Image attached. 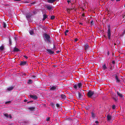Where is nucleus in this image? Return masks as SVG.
Masks as SVG:
<instances>
[{
  "label": "nucleus",
  "instance_id": "obj_20",
  "mask_svg": "<svg viewBox=\"0 0 125 125\" xmlns=\"http://www.w3.org/2000/svg\"><path fill=\"white\" fill-rule=\"evenodd\" d=\"M93 119L95 118V115L93 112L91 113Z\"/></svg>",
  "mask_w": 125,
  "mask_h": 125
},
{
  "label": "nucleus",
  "instance_id": "obj_19",
  "mask_svg": "<svg viewBox=\"0 0 125 125\" xmlns=\"http://www.w3.org/2000/svg\"><path fill=\"white\" fill-rule=\"evenodd\" d=\"M31 15L30 14L28 13V14H27L26 16V18L27 19H28L31 17Z\"/></svg>",
  "mask_w": 125,
  "mask_h": 125
},
{
  "label": "nucleus",
  "instance_id": "obj_4",
  "mask_svg": "<svg viewBox=\"0 0 125 125\" xmlns=\"http://www.w3.org/2000/svg\"><path fill=\"white\" fill-rule=\"evenodd\" d=\"M45 8L48 10L52 9V6L49 5H46L45 6Z\"/></svg>",
  "mask_w": 125,
  "mask_h": 125
},
{
  "label": "nucleus",
  "instance_id": "obj_23",
  "mask_svg": "<svg viewBox=\"0 0 125 125\" xmlns=\"http://www.w3.org/2000/svg\"><path fill=\"white\" fill-rule=\"evenodd\" d=\"M62 98L63 99H65L66 98V96L62 94L61 95Z\"/></svg>",
  "mask_w": 125,
  "mask_h": 125
},
{
  "label": "nucleus",
  "instance_id": "obj_17",
  "mask_svg": "<svg viewBox=\"0 0 125 125\" xmlns=\"http://www.w3.org/2000/svg\"><path fill=\"white\" fill-rule=\"evenodd\" d=\"M56 0H47V1L49 3H52Z\"/></svg>",
  "mask_w": 125,
  "mask_h": 125
},
{
  "label": "nucleus",
  "instance_id": "obj_11",
  "mask_svg": "<svg viewBox=\"0 0 125 125\" xmlns=\"http://www.w3.org/2000/svg\"><path fill=\"white\" fill-rule=\"evenodd\" d=\"M4 49V46L3 45H2L0 47V51L1 52H2L3 50Z\"/></svg>",
  "mask_w": 125,
  "mask_h": 125
},
{
  "label": "nucleus",
  "instance_id": "obj_8",
  "mask_svg": "<svg viewBox=\"0 0 125 125\" xmlns=\"http://www.w3.org/2000/svg\"><path fill=\"white\" fill-rule=\"evenodd\" d=\"M107 120L110 121L111 120V116L109 115H107Z\"/></svg>",
  "mask_w": 125,
  "mask_h": 125
},
{
  "label": "nucleus",
  "instance_id": "obj_14",
  "mask_svg": "<svg viewBox=\"0 0 125 125\" xmlns=\"http://www.w3.org/2000/svg\"><path fill=\"white\" fill-rule=\"evenodd\" d=\"M115 78L116 81V82L117 83H119L120 81V80L117 77V76H115Z\"/></svg>",
  "mask_w": 125,
  "mask_h": 125
},
{
  "label": "nucleus",
  "instance_id": "obj_40",
  "mask_svg": "<svg viewBox=\"0 0 125 125\" xmlns=\"http://www.w3.org/2000/svg\"><path fill=\"white\" fill-rule=\"evenodd\" d=\"M24 102H27V100H26V99H25L24 100Z\"/></svg>",
  "mask_w": 125,
  "mask_h": 125
},
{
  "label": "nucleus",
  "instance_id": "obj_35",
  "mask_svg": "<svg viewBox=\"0 0 125 125\" xmlns=\"http://www.w3.org/2000/svg\"><path fill=\"white\" fill-rule=\"evenodd\" d=\"M68 31H69L68 30H66L65 31V32L66 33H68Z\"/></svg>",
  "mask_w": 125,
  "mask_h": 125
},
{
  "label": "nucleus",
  "instance_id": "obj_13",
  "mask_svg": "<svg viewBox=\"0 0 125 125\" xmlns=\"http://www.w3.org/2000/svg\"><path fill=\"white\" fill-rule=\"evenodd\" d=\"M117 95L119 96L120 97H123V95L122 94H121L118 91L117 92Z\"/></svg>",
  "mask_w": 125,
  "mask_h": 125
},
{
  "label": "nucleus",
  "instance_id": "obj_37",
  "mask_svg": "<svg viewBox=\"0 0 125 125\" xmlns=\"http://www.w3.org/2000/svg\"><path fill=\"white\" fill-rule=\"evenodd\" d=\"M78 40V39L77 38L75 39L74 40L75 42H76Z\"/></svg>",
  "mask_w": 125,
  "mask_h": 125
},
{
  "label": "nucleus",
  "instance_id": "obj_21",
  "mask_svg": "<svg viewBox=\"0 0 125 125\" xmlns=\"http://www.w3.org/2000/svg\"><path fill=\"white\" fill-rule=\"evenodd\" d=\"M103 69L104 70H105L107 68L105 64H104L103 66Z\"/></svg>",
  "mask_w": 125,
  "mask_h": 125
},
{
  "label": "nucleus",
  "instance_id": "obj_16",
  "mask_svg": "<svg viewBox=\"0 0 125 125\" xmlns=\"http://www.w3.org/2000/svg\"><path fill=\"white\" fill-rule=\"evenodd\" d=\"M83 95H82L80 92L78 93V98H80L82 97Z\"/></svg>",
  "mask_w": 125,
  "mask_h": 125
},
{
  "label": "nucleus",
  "instance_id": "obj_48",
  "mask_svg": "<svg viewBox=\"0 0 125 125\" xmlns=\"http://www.w3.org/2000/svg\"><path fill=\"white\" fill-rule=\"evenodd\" d=\"M112 63H113L114 64V62H113Z\"/></svg>",
  "mask_w": 125,
  "mask_h": 125
},
{
  "label": "nucleus",
  "instance_id": "obj_51",
  "mask_svg": "<svg viewBox=\"0 0 125 125\" xmlns=\"http://www.w3.org/2000/svg\"><path fill=\"white\" fill-rule=\"evenodd\" d=\"M29 102H27V103H28Z\"/></svg>",
  "mask_w": 125,
  "mask_h": 125
},
{
  "label": "nucleus",
  "instance_id": "obj_34",
  "mask_svg": "<svg viewBox=\"0 0 125 125\" xmlns=\"http://www.w3.org/2000/svg\"><path fill=\"white\" fill-rule=\"evenodd\" d=\"M112 108L113 109H115V105H113L112 106Z\"/></svg>",
  "mask_w": 125,
  "mask_h": 125
},
{
  "label": "nucleus",
  "instance_id": "obj_47",
  "mask_svg": "<svg viewBox=\"0 0 125 125\" xmlns=\"http://www.w3.org/2000/svg\"><path fill=\"white\" fill-rule=\"evenodd\" d=\"M87 49V47H85V49Z\"/></svg>",
  "mask_w": 125,
  "mask_h": 125
},
{
  "label": "nucleus",
  "instance_id": "obj_3",
  "mask_svg": "<svg viewBox=\"0 0 125 125\" xmlns=\"http://www.w3.org/2000/svg\"><path fill=\"white\" fill-rule=\"evenodd\" d=\"M94 94V92L91 91H89L87 93V95L88 97H91Z\"/></svg>",
  "mask_w": 125,
  "mask_h": 125
},
{
  "label": "nucleus",
  "instance_id": "obj_46",
  "mask_svg": "<svg viewBox=\"0 0 125 125\" xmlns=\"http://www.w3.org/2000/svg\"><path fill=\"white\" fill-rule=\"evenodd\" d=\"M82 16H84V14H83L82 15Z\"/></svg>",
  "mask_w": 125,
  "mask_h": 125
},
{
  "label": "nucleus",
  "instance_id": "obj_6",
  "mask_svg": "<svg viewBox=\"0 0 125 125\" xmlns=\"http://www.w3.org/2000/svg\"><path fill=\"white\" fill-rule=\"evenodd\" d=\"M29 96L30 98H32L34 100H36L38 98L37 96L36 95H30Z\"/></svg>",
  "mask_w": 125,
  "mask_h": 125
},
{
  "label": "nucleus",
  "instance_id": "obj_45",
  "mask_svg": "<svg viewBox=\"0 0 125 125\" xmlns=\"http://www.w3.org/2000/svg\"><path fill=\"white\" fill-rule=\"evenodd\" d=\"M14 1H20V0H14Z\"/></svg>",
  "mask_w": 125,
  "mask_h": 125
},
{
  "label": "nucleus",
  "instance_id": "obj_9",
  "mask_svg": "<svg viewBox=\"0 0 125 125\" xmlns=\"http://www.w3.org/2000/svg\"><path fill=\"white\" fill-rule=\"evenodd\" d=\"M48 52L50 54H53L54 52L53 51H52L51 50L49 49H48L47 50Z\"/></svg>",
  "mask_w": 125,
  "mask_h": 125
},
{
  "label": "nucleus",
  "instance_id": "obj_31",
  "mask_svg": "<svg viewBox=\"0 0 125 125\" xmlns=\"http://www.w3.org/2000/svg\"><path fill=\"white\" fill-rule=\"evenodd\" d=\"M9 41L10 44H11V40L10 39H9Z\"/></svg>",
  "mask_w": 125,
  "mask_h": 125
},
{
  "label": "nucleus",
  "instance_id": "obj_33",
  "mask_svg": "<svg viewBox=\"0 0 125 125\" xmlns=\"http://www.w3.org/2000/svg\"><path fill=\"white\" fill-rule=\"evenodd\" d=\"M56 106H57V107H59L60 106L59 104H56Z\"/></svg>",
  "mask_w": 125,
  "mask_h": 125
},
{
  "label": "nucleus",
  "instance_id": "obj_38",
  "mask_svg": "<svg viewBox=\"0 0 125 125\" xmlns=\"http://www.w3.org/2000/svg\"><path fill=\"white\" fill-rule=\"evenodd\" d=\"M107 54L108 55H109L110 54V53L109 51H108L107 52Z\"/></svg>",
  "mask_w": 125,
  "mask_h": 125
},
{
  "label": "nucleus",
  "instance_id": "obj_43",
  "mask_svg": "<svg viewBox=\"0 0 125 125\" xmlns=\"http://www.w3.org/2000/svg\"><path fill=\"white\" fill-rule=\"evenodd\" d=\"M120 0H116V1H118Z\"/></svg>",
  "mask_w": 125,
  "mask_h": 125
},
{
  "label": "nucleus",
  "instance_id": "obj_28",
  "mask_svg": "<svg viewBox=\"0 0 125 125\" xmlns=\"http://www.w3.org/2000/svg\"><path fill=\"white\" fill-rule=\"evenodd\" d=\"M50 105L53 107L54 106V104L53 103H51Z\"/></svg>",
  "mask_w": 125,
  "mask_h": 125
},
{
  "label": "nucleus",
  "instance_id": "obj_18",
  "mask_svg": "<svg viewBox=\"0 0 125 125\" xmlns=\"http://www.w3.org/2000/svg\"><path fill=\"white\" fill-rule=\"evenodd\" d=\"M47 17V16L45 14H44L43 15V18L42 20L44 21L46 19Z\"/></svg>",
  "mask_w": 125,
  "mask_h": 125
},
{
  "label": "nucleus",
  "instance_id": "obj_42",
  "mask_svg": "<svg viewBox=\"0 0 125 125\" xmlns=\"http://www.w3.org/2000/svg\"><path fill=\"white\" fill-rule=\"evenodd\" d=\"M65 35H67V34H66V33H65Z\"/></svg>",
  "mask_w": 125,
  "mask_h": 125
},
{
  "label": "nucleus",
  "instance_id": "obj_32",
  "mask_svg": "<svg viewBox=\"0 0 125 125\" xmlns=\"http://www.w3.org/2000/svg\"><path fill=\"white\" fill-rule=\"evenodd\" d=\"M95 123L96 124H97L98 125V122L97 121H96L95 122Z\"/></svg>",
  "mask_w": 125,
  "mask_h": 125
},
{
  "label": "nucleus",
  "instance_id": "obj_26",
  "mask_svg": "<svg viewBox=\"0 0 125 125\" xmlns=\"http://www.w3.org/2000/svg\"><path fill=\"white\" fill-rule=\"evenodd\" d=\"M3 27L4 28H5L6 26V24L5 22L3 23Z\"/></svg>",
  "mask_w": 125,
  "mask_h": 125
},
{
  "label": "nucleus",
  "instance_id": "obj_2",
  "mask_svg": "<svg viewBox=\"0 0 125 125\" xmlns=\"http://www.w3.org/2000/svg\"><path fill=\"white\" fill-rule=\"evenodd\" d=\"M50 36L49 35L46 33L44 34V38L45 42H50Z\"/></svg>",
  "mask_w": 125,
  "mask_h": 125
},
{
  "label": "nucleus",
  "instance_id": "obj_30",
  "mask_svg": "<svg viewBox=\"0 0 125 125\" xmlns=\"http://www.w3.org/2000/svg\"><path fill=\"white\" fill-rule=\"evenodd\" d=\"M55 18V16H52L51 17V19L52 20L53 19H54Z\"/></svg>",
  "mask_w": 125,
  "mask_h": 125
},
{
  "label": "nucleus",
  "instance_id": "obj_36",
  "mask_svg": "<svg viewBox=\"0 0 125 125\" xmlns=\"http://www.w3.org/2000/svg\"><path fill=\"white\" fill-rule=\"evenodd\" d=\"M24 57L25 58H26V59H27L28 58V57L27 56H24Z\"/></svg>",
  "mask_w": 125,
  "mask_h": 125
},
{
  "label": "nucleus",
  "instance_id": "obj_7",
  "mask_svg": "<svg viewBox=\"0 0 125 125\" xmlns=\"http://www.w3.org/2000/svg\"><path fill=\"white\" fill-rule=\"evenodd\" d=\"M111 36V30L110 28H109L108 31V38L110 39Z\"/></svg>",
  "mask_w": 125,
  "mask_h": 125
},
{
  "label": "nucleus",
  "instance_id": "obj_41",
  "mask_svg": "<svg viewBox=\"0 0 125 125\" xmlns=\"http://www.w3.org/2000/svg\"><path fill=\"white\" fill-rule=\"evenodd\" d=\"M5 6H8L9 5L8 4H5Z\"/></svg>",
  "mask_w": 125,
  "mask_h": 125
},
{
  "label": "nucleus",
  "instance_id": "obj_49",
  "mask_svg": "<svg viewBox=\"0 0 125 125\" xmlns=\"http://www.w3.org/2000/svg\"><path fill=\"white\" fill-rule=\"evenodd\" d=\"M98 125L97 124H96V125Z\"/></svg>",
  "mask_w": 125,
  "mask_h": 125
},
{
  "label": "nucleus",
  "instance_id": "obj_50",
  "mask_svg": "<svg viewBox=\"0 0 125 125\" xmlns=\"http://www.w3.org/2000/svg\"><path fill=\"white\" fill-rule=\"evenodd\" d=\"M124 7H125V5H124Z\"/></svg>",
  "mask_w": 125,
  "mask_h": 125
},
{
  "label": "nucleus",
  "instance_id": "obj_44",
  "mask_svg": "<svg viewBox=\"0 0 125 125\" xmlns=\"http://www.w3.org/2000/svg\"><path fill=\"white\" fill-rule=\"evenodd\" d=\"M9 102H10V101L8 102H6V103H9Z\"/></svg>",
  "mask_w": 125,
  "mask_h": 125
},
{
  "label": "nucleus",
  "instance_id": "obj_1",
  "mask_svg": "<svg viewBox=\"0 0 125 125\" xmlns=\"http://www.w3.org/2000/svg\"><path fill=\"white\" fill-rule=\"evenodd\" d=\"M82 85L81 82L76 84L73 85V87L76 90H80L81 89V87Z\"/></svg>",
  "mask_w": 125,
  "mask_h": 125
},
{
  "label": "nucleus",
  "instance_id": "obj_29",
  "mask_svg": "<svg viewBox=\"0 0 125 125\" xmlns=\"http://www.w3.org/2000/svg\"><path fill=\"white\" fill-rule=\"evenodd\" d=\"M113 99L115 101H117V100H118V99L117 98V97H116V98H114V97H113Z\"/></svg>",
  "mask_w": 125,
  "mask_h": 125
},
{
  "label": "nucleus",
  "instance_id": "obj_24",
  "mask_svg": "<svg viewBox=\"0 0 125 125\" xmlns=\"http://www.w3.org/2000/svg\"><path fill=\"white\" fill-rule=\"evenodd\" d=\"M34 108H35L34 107H30L28 109L29 110H33L34 109Z\"/></svg>",
  "mask_w": 125,
  "mask_h": 125
},
{
  "label": "nucleus",
  "instance_id": "obj_39",
  "mask_svg": "<svg viewBox=\"0 0 125 125\" xmlns=\"http://www.w3.org/2000/svg\"><path fill=\"white\" fill-rule=\"evenodd\" d=\"M50 118H48L46 119V120L47 121H48L49 120Z\"/></svg>",
  "mask_w": 125,
  "mask_h": 125
},
{
  "label": "nucleus",
  "instance_id": "obj_10",
  "mask_svg": "<svg viewBox=\"0 0 125 125\" xmlns=\"http://www.w3.org/2000/svg\"><path fill=\"white\" fill-rule=\"evenodd\" d=\"M27 63V62L26 61H22L20 63V65H25Z\"/></svg>",
  "mask_w": 125,
  "mask_h": 125
},
{
  "label": "nucleus",
  "instance_id": "obj_5",
  "mask_svg": "<svg viewBox=\"0 0 125 125\" xmlns=\"http://www.w3.org/2000/svg\"><path fill=\"white\" fill-rule=\"evenodd\" d=\"M4 115L8 118H9L10 119H11L12 118V117L11 115L10 114L8 115V114H4Z\"/></svg>",
  "mask_w": 125,
  "mask_h": 125
},
{
  "label": "nucleus",
  "instance_id": "obj_12",
  "mask_svg": "<svg viewBox=\"0 0 125 125\" xmlns=\"http://www.w3.org/2000/svg\"><path fill=\"white\" fill-rule=\"evenodd\" d=\"M57 86H53L51 87L50 89L51 90H55Z\"/></svg>",
  "mask_w": 125,
  "mask_h": 125
},
{
  "label": "nucleus",
  "instance_id": "obj_25",
  "mask_svg": "<svg viewBox=\"0 0 125 125\" xmlns=\"http://www.w3.org/2000/svg\"><path fill=\"white\" fill-rule=\"evenodd\" d=\"M32 83V81L31 80H28V83Z\"/></svg>",
  "mask_w": 125,
  "mask_h": 125
},
{
  "label": "nucleus",
  "instance_id": "obj_27",
  "mask_svg": "<svg viewBox=\"0 0 125 125\" xmlns=\"http://www.w3.org/2000/svg\"><path fill=\"white\" fill-rule=\"evenodd\" d=\"M30 33L31 35H32L33 34V31L31 30L30 31Z\"/></svg>",
  "mask_w": 125,
  "mask_h": 125
},
{
  "label": "nucleus",
  "instance_id": "obj_22",
  "mask_svg": "<svg viewBox=\"0 0 125 125\" xmlns=\"http://www.w3.org/2000/svg\"><path fill=\"white\" fill-rule=\"evenodd\" d=\"M13 50L14 52H17L19 51V49L18 48L16 47L14 48Z\"/></svg>",
  "mask_w": 125,
  "mask_h": 125
},
{
  "label": "nucleus",
  "instance_id": "obj_15",
  "mask_svg": "<svg viewBox=\"0 0 125 125\" xmlns=\"http://www.w3.org/2000/svg\"><path fill=\"white\" fill-rule=\"evenodd\" d=\"M13 89V87L12 86H11L8 88L7 90L9 91H10L12 90Z\"/></svg>",
  "mask_w": 125,
  "mask_h": 125
}]
</instances>
